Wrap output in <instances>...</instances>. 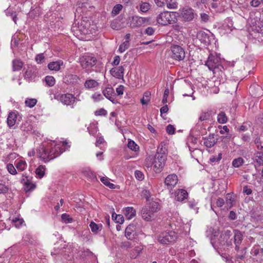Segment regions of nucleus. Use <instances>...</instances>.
<instances>
[{"label": "nucleus", "mask_w": 263, "mask_h": 263, "mask_svg": "<svg viewBox=\"0 0 263 263\" xmlns=\"http://www.w3.org/2000/svg\"><path fill=\"white\" fill-rule=\"evenodd\" d=\"M160 210V206L158 202L151 201L143 206L140 210V215L146 221H151L155 219V213Z\"/></svg>", "instance_id": "1"}, {"label": "nucleus", "mask_w": 263, "mask_h": 263, "mask_svg": "<svg viewBox=\"0 0 263 263\" xmlns=\"http://www.w3.org/2000/svg\"><path fill=\"white\" fill-rule=\"evenodd\" d=\"M72 30L76 36L92 33L90 22L85 20H81L78 23L75 22L72 25Z\"/></svg>", "instance_id": "2"}, {"label": "nucleus", "mask_w": 263, "mask_h": 263, "mask_svg": "<svg viewBox=\"0 0 263 263\" xmlns=\"http://www.w3.org/2000/svg\"><path fill=\"white\" fill-rule=\"evenodd\" d=\"M205 65L210 70H212L214 73H218L220 74V72L222 73V70L224 69L223 66L221 64L220 59L213 54H210L209 55Z\"/></svg>", "instance_id": "3"}, {"label": "nucleus", "mask_w": 263, "mask_h": 263, "mask_svg": "<svg viewBox=\"0 0 263 263\" xmlns=\"http://www.w3.org/2000/svg\"><path fill=\"white\" fill-rule=\"evenodd\" d=\"M176 13L175 12L163 11L157 17V23L162 26L173 24L177 22Z\"/></svg>", "instance_id": "4"}, {"label": "nucleus", "mask_w": 263, "mask_h": 263, "mask_svg": "<svg viewBox=\"0 0 263 263\" xmlns=\"http://www.w3.org/2000/svg\"><path fill=\"white\" fill-rule=\"evenodd\" d=\"M79 61L82 68L88 72L96 65L97 61L94 56L85 54L80 58Z\"/></svg>", "instance_id": "5"}, {"label": "nucleus", "mask_w": 263, "mask_h": 263, "mask_svg": "<svg viewBox=\"0 0 263 263\" xmlns=\"http://www.w3.org/2000/svg\"><path fill=\"white\" fill-rule=\"evenodd\" d=\"M170 55L172 59L177 61H180L185 57L184 49L180 46L173 45L170 48Z\"/></svg>", "instance_id": "6"}, {"label": "nucleus", "mask_w": 263, "mask_h": 263, "mask_svg": "<svg viewBox=\"0 0 263 263\" xmlns=\"http://www.w3.org/2000/svg\"><path fill=\"white\" fill-rule=\"evenodd\" d=\"M176 233L173 231L162 232L158 237V240L162 244H168L174 242L177 239Z\"/></svg>", "instance_id": "7"}, {"label": "nucleus", "mask_w": 263, "mask_h": 263, "mask_svg": "<svg viewBox=\"0 0 263 263\" xmlns=\"http://www.w3.org/2000/svg\"><path fill=\"white\" fill-rule=\"evenodd\" d=\"M166 160V155L156 154L154 161V166L156 172H159L165 165Z\"/></svg>", "instance_id": "8"}, {"label": "nucleus", "mask_w": 263, "mask_h": 263, "mask_svg": "<svg viewBox=\"0 0 263 263\" xmlns=\"http://www.w3.org/2000/svg\"><path fill=\"white\" fill-rule=\"evenodd\" d=\"M47 146H50V150L49 151V161L59 156L63 152V149L59 144H54L53 146L52 144H50L47 145Z\"/></svg>", "instance_id": "9"}, {"label": "nucleus", "mask_w": 263, "mask_h": 263, "mask_svg": "<svg viewBox=\"0 0 263 263\" xmlns=\"http://www.w3.org/2000/svg\"><path fill=\"white\" fill-rule=\"evenodd\" d=\"M196 15L194 10L188 7L183 8L181 11V16L186 22L192 21Z\"/></svg>", "instance_id": "10"}, {"label": "nucleus", "mask_w": 263, "mask_h": 263, "mask_svg": "<svg viewBox=\"0 0 263 263\" xmlns=\"http://www.w3.org/2000/svg\"><path fill=\"white\" fill-rule=\"evenodd\" d=\"M76 97L71 93H65L62 95L60 97V101L64 105L67 106L73 105L76 101ZM73 108V106H72Z\"/></svg>", "instance_id": "11"}, {"label": "nucleus", "mask_w": 263, "mask_h": 263, "mask_svg": "<svg viewBox=\"0 0 263 263\" xmlns=\"http://www.w3.org/2000/svg\"><path fill=\"white\" fill-rule=\"evenodd\" d=\"M49 150L50 146H47V145H41L38 149V154L40 158L45 162L49 161Z\"/></svg>", "instance_id": "12"}, {"label": "nucleus", "mask_w": 263, "mask_h": 263, "mask_svg": "<svg viewBox=\"0 0 263 263\" xmlns=\"http://www.w3.org/2000/svg\"><path fill=\"white\" fill-rule=\"evenodd\" d=\"M214 134H210L206 137L203 138V144L208 148H211L217 142V139L215 138Z\"/></svg>", "instance_id": "13"}, {"label": "nucleus", "mask_w": 263, "mask_h": 263, "mask_svg": "<svg viewBox=\"0 0 263 263\" xmlns=\"http://www.w3.org/2000/svg\"><path fill=\"white\" fill-rule=\"evenodd\" d=\"M197 37L201 41V42L205 44H210L211 43V39L213 38V35L211 36L204 31H200L197 33Z\"/></svg>", "instance_id": "14"}, {"label": "nucleus", "mask_w": 263, "mask_h": 263, "mask_svg": "<svg viewBox=\"0 0 263 263\" xmlns=\"http://www.w3.org/2000/svg\"><path fill=\"white\" fill-rule=\"evenodd\" d=\"M104 96L114 103H115V94L114 89L111 87H106L103 90Z\"/></svg>", "instance_id": "15"}, {"label": "nucleus", "mask_w": 263, "mask_h": 263, "mask_svg": "<svg viewBox=\"0 0 263 263\" xmlns=\"http://www.w3.org/2000/svg\"><path fill=\"white\" fill-rule=\"evenodd\" d=\"M249 92L252 96L255 98H259L263 95V90L258 85L251 86L249 88Z\"/></svg>", "instance_id": "16"}, {"label": "nucleus", "mask_w": 263, "mask_h": 263, "mask_svg": "<svg viewBox=\"0 0 263 263\" xmlns=\"http://www.w3.org/2000/svg\"><path fill=\"white\" fill-rule=\"evenodd\" d=\"M188 197V193L184 189H178L175 192V199L178 201H183Z\"/></svg>", "instance_id": "17"}, {"label": "nucleus", "mask_w": 263, "mask_h": 263, "mask_svg": "<svg viewBox=\"0 0 263 263\" xmlns=\"http://www.w3.org/2000/svg\"><path fill=\"white\" fill-rule=\"evenodd\" d=\"M232 235V233L230 230H227L223 234L221 235V238L223 240L221 242L222 245H226L229 246L232 245L231 239L228 241V239Z\"/></svg>", "instance_id": "18"}, {"label": "nucleus", "mask_w": 263, "mask_h": 263, "mask_svg": "<svg viewBox=\"0 0 263 263\" xmlns=\"http://www.w3.org/2000/svg\"><path fill=\"white\" fill-rule=\"evenodd\" d=\"M124 69L122 66L118 67L112 68L110 70V72L112 76L118 79L123 77Z\"/></svg>", "instance_id": "19"}, {"label": "nucleus", "mask_w": 263, "mask_h": 263, "mask_svg": "<svg viewBox=\"0 0 263 263\" xmlns=\"http://www.w3.org/2000/svg\"><path fill=\"white\" fill-rule=\"evenodd\" d=\"M136 230V226L134 224H129L126 228L125 231V236L129 240H132L134 236L133 232Z\"/></svg>", "instance_id": "20"}, {"label": "nucleus", "mask_w": 263, "mask_h": 263, "mask_svg": "<svg viewBox=\"0 0 263 263\" xmlns=\"http://www.w3.org/2000/svg\"><path fill=\"white\" fill-rule=\"evenodd\" d=\"M234 242L235 245H240L242 240L243 235L242 233L238 230H234Z\"/></svg>", "instance_id": "21"}, {"label": "nucleus", "mask_w": 263, "mask_h": 263, "mask_svg": "<svg viewBox=\"0 0 263 263\" xmlns=\"http://www.w3.org/2000/svg\"><path fill=\"white\" fill-rule=\"evenodd\" d=\"M63 64V62L59 60L55 62H52L48 64V67L50 70L59 71L60 67Z\"/></svg>", "instance_id": "22"}, {"label": "nucleus", "mask_w": 263, "mask_h": 263, "mask_svg": "<svg viewBox=\"0 0 263 263\" xmlns=\"http://www.w3.org/2000/svg\"><path fill=\"white\" fill-rule=\"evenodd\" d=\"M142 26L141 22V17L138 16H133L130 23V27L136 28Z\"/></svg>", "instance_id": "23"}, {"label": "nucleus", "mask_w": 263, "mask_h": 263, "mask_svg": "<svg viewBox=\"0 0 263 263\" xmlns=\"http://www.w3.org/2000/svg\"><path fill=\"white\" fill-rule=\"evenodd\" d=\"M123 213L128 219H130L136 215V210L133 207H127L124 211Z\"/></svg>", "instance_id": "24"}, {"label": "nucleus", "mask_w": 263, "mask_h": 263, "mask_svg": "<svg viewBox=\"0 0 263 263\" xmlns=\"http://www.w3.org/2000/svg\"><path fill=\"white\" fill-rule=\"evenodd\" d=\"M65 80L66 83L74 84L78 83L79 79L77 76L70 74L65 76Z\"/></svg>", "instance_id": "25"}, {"label": "nucleus", "mask_w": 263, "mask_h": 263, "mask_svg": "<svg viewBox=\"0 0 263 263\" xmlns=\"http://www.w3.org/2000/svg\"><path fill=\"white\" fill-rule=\"evenodd\" d=\"M16 119V115L14 112H11L9 114L7 118V124L9 127L14 125Z\"/></svg>", "instance_id": "26"}, {"label": "nucleus", "mask_w": 263, "mask_h": 263, "mask_svg": "<svg viewBox=\"0 0 263 263\" xmlns=\"http://www.w3.org/2000/svg\"><path fill=\"white\" fill-rule=\"evenodd\" d=\"M24 65V63L20 60L15 59L12 61V67L13 71L20 70Z\"/></svg>", "instance_id": "27"}, {"label": "nucleus", "mask_w": 263, "mask_h": 263, "mask_svg": "<svg viewBox=\"0 0 263 263\" xmlns=\"http://www.w3.org/2000/svg\"><path fill=\"white\" fill-rule=\"evenodd\" d=\"M34 71L32 69H28L25 72L24 78L28 81H32L35 77Z\"/></svg>", "instance_id": "28"}, {"label": "nucleus", "mask_w": 263, "mask_h": 263, "mask_svg": "<svg viewBox=\"0 0 263 263\" xmlns=\"http://www.w3.org/2000/svg\"><path fill=\"white\" fill-rule=\"evenodd\" d=\"M215 204H216V206H215L214 204H212V203H211V206L212 210L216 213L215 209L216 208L222 207L224 204V200L223 198L219 197L217 199Z\"/></svg>", "instance_id": "29"}, {"label": "nucleus", "mask_w": 263, "mask_h": 263, "mask_svg": "<svg viewBox=\"0 0 263 263\" xmlns=\"http://www.w3.org/2000/svg\"><path fill=\"white\" fill-rule=\"evenodd\" d=\"M89 227L93 233H97L99 231L101 230L102 225L101 224H98L93 221H91L89 224Z\"/></svg>", "instance_id": "30"}, {"label": "nucleus", "mask_w": 263, "mask_h": 263, "mask_svg": "<svg viewBox=\"0 0 263 263\" xmlns=\"http://www.w3.org/2000/svg\"><path fill=\"white\" fill-rule=\"evenodd\" d=\"M254 160L259 165H263V152H256L254 154Z\"/></svg>", "instance_id": "31"}, {"label": "nucleus", "mask_w": 263, "mask_h": 263, "mask_svg": "<svg viewBox=\"0 0 263 263\" xmlns=\"http://www.w3.org/2000/svg\"><path fill=\"white\" fill-rule=\"evenodd\" d=\"M151 93L149 91L144 92L143 98L141 99V103L143 105H147L150 101Z\"/></svg>", "instance_id": "32"}, {"label": "nucleus", "mask_w": 263, "mask_h": 263, "mask_svg": "<svg viewBox=\"0 0 263 263\" xmlns=\"http://www.w3.org/2000/svg\"><path fill=\"white\" fill-rule=\"evenodd\" d=\"M84 85L86 88H92L97 86L98 83L95 80L90 79L86 81Z\"/></svg>", "instance_id": "33"}, {"label": "nucleus", "mask_w": 263, "mask_h": 263, "mask_svg": "<svg viewBox=\"0 0 263 263\" xmlns=\"http://www.w3.org/2000/svg\"><path fill=\"white\" fill-rule=\"evenodd\" d=\"M228 121L227 117L223 111H221L217 116V121L221 124H224Z\"/></svg>", "instance_id": "34"}, {"label": "nucleus", "mask_w": 263, "mask_h": 263, "mask_svg": "<svg viewBox=\"0 0 263 263\" xmlns=\"http://www.w3.org/2000/svg\"><path fill=\"white\" fill-rule=\"evenodd\" d=\"M35 187L36 185L32 183V182H24V189L26 192L32 191Z\"/></svg>", "instance_id": "35"}, {"label": "nucleus", "mask_w": 263, "mask_h": 263, "mask_svg": "<svg viewBox=\"0 0 263 263\" xmlns=\"http://www.w3.org/2000/svg\"><path fill=\"white\" fill-rule=\"evenodd\" d=\"M26 106L32 108L34 107L37 103V100L36 99L27 98L25 102Z\"/></svg>", "instance_id": "36"}, {"label": "nucleus", "mask_w": 263, "mask_h": 263, "mask_svg": "<svg viewBox=\"0 0 263 263\" xmlns=\"http://www.w3.org/2000/svg\"><path fill=\"white\" fill-rule=\"evenodd\" d=\"M152 196V193L149 190L147 189H144L142 191L141 193V196L145 198L146 201L149 202L151 200V197Z\"/></svg>", "instance_id": "37"}, {"label": "nucleus", "mask_w": 263, "mask_h": 263, "mask_svg": "<svg viewBox=\"0 0 263 263\" xmlns=\"http://www.w3.org/2000/svg\"><path fill=\"white\" fill-rule=\"evenodd\" d=\"M211 118V113L210 112H202L199 118V121H205L210 120Z\"/></svg>", "instance_id": "38"}, {"label": "nucleus", "mask_w": 263, "mask_h": 263, "mask_svg": "<svg viewBox=\"0 0 263 263\" xmlns=\"http://www.w3.org/2000/svg\"><path fill=\"white\" fill-rule=\"evenodd\" d=\"M226 200L227 207L231 208L233 206L234 199L232 197V195L230 193H228L226 195Z\"/></svg>", "instance_id": "39"}, {"label": "nucleus", "mask_w": 263, "mask_h": 263, "mask_svg": "<svg viewBox=\"0 0 263 263\" xmlns=\"http://www.w3.org/2000/svg\"><path fill=\"white\" fill-rule=\"evenodd\" d=\"M243 159L241 157L235 159L232 162V165L235 167H239L243 163Z\"/></svg>", "instance_id": "40"}, {"label": "nucleus", "mask_w": 263, "mask_h": 263, "mask_svg": "<svg viewBox=\"0 0 263 263\" xmlns=\"http://www.w3.org/2000/svg\"><path fill=\"white\" fill-rule=\"evenodd\" d=\"M27 164L25 161L19 160L16 164V167L17 170L22 171L26 167Z\"/></svg>", "instance_id": "41"}, {"label": "nucleus", "mask_w": 263, "mask_h": 263, "mask_svg": "<svg viewBox=\"0 0 263 263\" xmlns=\"http://www.w3.org/2000/svg\"><path fill=\"white\" fill-rule=\"evenodd\" d=\"M45 81L49 86H52L55 84V79L53 77L48 76L45 77Z\"/></svg>", "instance_id": "42"}, {"label": "nucleus", "mask_w": 263, "mask_h": 263, "mask_svg": "<svg viewBox=\"0 0 263 263\" xmlns=\"http://www.w3.org/2000/svg\"><path fill=\"white\" fill-rule=\"evenodd\" d=\"M44 167L41 165L36 169L35 173L39 179H41L44 176Z\"/></svg>", "instance_id": "43"}, {"label": "nucleus", "mask_w": 263, "mask_h": 263, "mask_svg": "<svg viewBox=\"0 0 263 263\" xmlns=\"http://www.w3.org/2000/svg\"><path fill=\"white\" fill-rule=\"evenodd\" d=\"M166 151L165 144L163 142H161L158 147L156 154L162 155V153H164V155H166Z\"/></svg>", "instance_id": "44"}, {"label": "nucleus", "mask_w": 263, "mask_h": 263, "mask_svg": "<svg viewBox=\"0 0 263 263\" xmlns=\"http://www.w3.org/2000/svg\"><path fill=\"white\" fill-rule=\"evenodd\" d=\"M129 46V43L128 41H125L122 44H121L119 48V51L120 52H123L127 50Z\"/></svg>", "instance_id": "45"}, {"label": "nucleus", "mask_w": 263, "mask_h": 263, "mask_svg": "<svg viewBox=\"0 0 263 263\" xmlns=\"http://www.w3.org/2000/svg\"><path fill=\"white\" fill-rule=\"evenodd\" d=\"M127 146L132 151H136L139 147L137 144L133 140H129L128 142Z\"/></svg>", "instance_id": "46"}, {"label": "nucleus", "mask_w": 263, "mask_h": 263, "mask_svg": "<svg viewBox=\"0 0 263 263\" xmlns=\"http://www.w3.org/2000/svg\"><path fill=\"white\" fill-rule=\"evenodd\" d=\"M150 8V5L146 2H143L140 6V9L142 12H146Z\"/></svg>", "instance_id": "47"}, {"label": "nucleus", "mask_w": 263, "mask_h": 263, "mask_svg": "<svg viewBox=\"0 0 263 263\" xmlns=\"http://www.w3.org/2000/svg\"><path fill=\"white\" fill-rule=\"evenodd\" d=\"M61 218L62 221L64 222L67 223H71L72 222L73 219L72 218L70 217V216L68 214H67L66 213L63 214L61 216Z\"/></svg>", "instance_id": "48"}, {"label": "nucleus", "mask_w": 263, "mask_h": 263, "mask_svg": "<svg viewBox=\"0 0 263 263\" xmlns=\"http://www.w3.org/2000/svg\"><path fill=\"white\" fill-rule=\"evenodd\" d=\"M123 7L121 4L116 5L112 10V14L114 15H116L119 13L120 11L122 10Z\"/></svg>", "instance_id": "49"}, {"label": "nucleus", "mask_w": 263, "mask_h": 263, "mask_svg": "<svg viewBox=\"0 0 263 263\" xmlns=\"http://www.w3.org/2000/svg\"><path fill=\"white\" fill-rule=\"evenodd\" d=\"M135 176L136 178L139 181H142L144 178L143 173L138 170L135 172Z\"/></svg>", "instance_id": "50"}, {"label": "nucleus", "mask_w": 263, "mask_h": 263, "mask_svg": "<svg viewBox=\"0 0 263 263\" xmlns=\"http://www.w3.org/2000/svg\"><path fill=\"white\" fill-rule=\"evenodd\" d=\"M166 7L168 9H176L177 8V3L175 1L171 0L166 3Z\"/></svg>", "instance_id": "51"}, {"label": "nucleus", "mask_w": 263, "mask_h": 263, "mask_svg": "<svg viewBox=\"0 0 263 263\" xmlns=\"http://www.w3.org/2000/svg\"><path fill=\"white\" fill-rule=\"evenodd\" d=\"M111 27L114 30H119L121 28V25L117 20L113 21L110 24Z\"/></svg>", "instance_id": "52"}, {"label": "nucleus", "mask_w": 263, "mask_h": 263, "mask_svg": "<svg viewBox=\"0 0 263 263\" xmlns=\"http://www.w3.org/2000/svg\"><path fill=\"white\" fill-rule=\"evenodd\" d=\"M6 13L7 15L12 16V20L15 23L16 22L17 16L15 13L11 11L10 9H7L6 11Z\"/></svg>", "instance_id": "53"}, {"label": "nucleus", "mask_w": 263, "mask_h": 263, "mask_svg": "<svg viewBox=\"0 0 263 263\" xmlns=\"http://www.w3.org/2000/svg\"><path fill=\"white\" fill-rule=\"evenodd\" d=\"M222 158V154L219 153L217 156H213L210 159L211 162H219Z\"/></svg>", "instance_id": "54"}, {"label": "nucleus", "mask_w": 263, "mask_h": 263, "mask_svg": "<svg viewBox=\"0 0 263 263\" xmlns=\"http://www.w3.org/2000/svg\"><path fill=\"white\" fill-rule=\"evenodd\" d=\"M178 176L175 174L168 175L165 178V181H178Z\"/></svg>", "instance_id": "55"}, {"label": "nucleus", "mask_w": 263, "mask_h": 263, "mask_svg": "<svg viewBox=\"0 0 263 263\" xmlns=\"http://www.w3.org/2000/svg\"><path fill=\"white\" fill-rule=\"evenodd\" d=\"M105 185L111 189H119L120 186L118 185L114 184L110 182H102Z\"/></svg>", "instance_id": "56"}, {"label": "nucleus", "mask_w": 263, "mask_h": 263, "mask_svg": "<svg viewBox=\"0 0 263 263\" xmlns=\"http://www.w3.org/2000/svg\"><path fill=\"white\" fill-rule=\"evenodd\" d=\"M231 135L230 134H227L226 136H221L220 137V139H221V141L224 143H227L229 142L230 141V139L231 138Z\"/></svg>", "instance_id": "57"}, {"label": "nucleus", "mask_w": 263, "mask_h": 263, "mask_svg": "<svg viewBox=\"0 0 263 263\" xmlns=\"http://www.w3.org/2000/svg\"><path fill=\"white\" fill-rule=\"evenodd\" d=\"M166 132L169 135H173L175 133V128L174 127V126H173L171 124H169L168 125H167L166 126Z\"/></svg>", "instance_id": "58"}, {"label": "nucleus", "mask_w": 263, "mask_h": 263, "mask_svg": "<svg viewBox=\"0 0 263 263\" xmlns=\"http://www.w3.org/2000/svg\"><path fill=\"white\" fill-rule=\"evenodd\" d=\"M7 168L8 172L10 174L14 175L16 173V170H15V167H14V166L13 165V164H8L7 166Z\"/></svg>", "instance_id": "59"}, {"label": "nucleus", "mask_w": 263, "mask_h": 263, "mask_svg": "<svg viewBox=\"0 0 263 263\" xmlns=\"http://www.w3.org/2000/svg\"><path fill=\"white\" fill-rule=\"evenodd\" d=\"M218 128L219 129H221V130L219 131V133L220 134L223 135L226 133H227V134H229V129L228 128L227 126L224 125V126H222L221 125H219V126H218Z\"/></svg>", "instance_id": "60"}, {"label": "nucleus", "mask_w": 263, "mask_h": 263, "mask_svg": "<svg viewBox=\"0 0 263 263\" xmlns=\"http://www.w3.org/2000/svg\"><path fill=\"white\" fill-rule=\"evenodd\" d=\"M95 114L96 116H106L107 115V111L104 108H101L96 110Z\"/></svg>", "instance_id": "61"}, {"label": "nucleus", "mask_w": 263, "mask_h": 263, "mask_svg": "<svg viewBox=\"0 0 263 263\" xmlns=\"http://www.w3.org/2000/svg\"><path fill=\"white\" fill-rule=\"evenodd\" d=\"M155 31V28L152 27H148L145 30L144 33L148 35H152L154 33Z\"/></svg>", "instance_id": "62"}, {"label": "nucleus", "mask_w": 263, "mask_h": 263, "mask_svg": "<svg viewBox=\"0 0 263 263\" xmlns=\"http://www.w3.org/2000/svg\"><path fill=\"white\" fill-rule=\"evenodd\" d=\"M168 94H169V89H168V88H166L164 90L163 97V99H162V102L163 104H165L167 102V98L168 96Z\"/></svg>", "instance_id": "63"}, {"label": "nucleus", "mask_w": 263, "mask_h": 263, "mask_svg": "<svg viewBox=\"0 0 263 263\" xmlns=\"http://www.w3.org/2000/svg\"><path fill=\"white\" fill-rule=\"evenodd\" d=\"M92 98L95 101H99L103 99V97L101 94L96 92L92 95Z\"/></svg>", "instance_id": "64"}]
</instances>
